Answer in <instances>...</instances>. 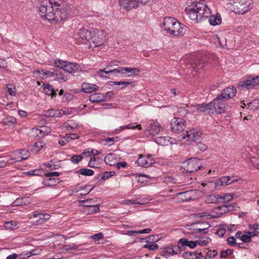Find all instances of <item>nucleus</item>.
I'll return each mask as SVG.
<instances>
[{
	"label": "nucleus",
	"mask_w": 259,
	"mask_h": 259,
	"mask_svg": "<svg viewBox=\"0 0 259 259\" xmlns=\"http://www.w3.org/2000/svg\"><path fill=\"white\" fill-rule=\"evenodd\" d=\"M72 8L62 0L43 2L39 8L40 16L49 21L57 22L68 19L72 15Z\"/></svg>",
	"instance_id": "f257e3e1"
},
{
	"label": "nucleus",
	"mask_w": 259,
	"mask_h": 259,
	"mask_svg": "<svg viewBox=\"0 0 259 259\" xmlns=\"http://www.w3.org/2000/svg\"><path fill=\"white\" fill-rule=\"evenodd\" d=\"M185 12L189 18L195 23L207 18L210 10L204 1L190 2L185 8Z\"/></svg>",
	"instance_id": "f03ea898"
},
{
	"label": "nucleus",
	"mask_w": 259,
	"mask_h": 259,
	"mask_svg": "<svg viewBox=\"0 0 259 259\" xmlns=\"http://www.w3.org/2000/svg\"><path fill=\"white\" fill-rule=\"evenodd\" d=\"M162 29L167 33L172 36L183 34L184 27L178 20L172 17H165L163 20Z\"/></svg>",
	"instance_id": "7ed1b4c3"
},
{
	"label": "nucleus",
	"mask_w": 259,
	"mask_h": 259,
	"mask_svg": "<svg viewBox=\"0 0 259 259\" xmlns=\"http://www.w3.org/2000/svg\"><path fill=\"white\" fill-rule=\"evenodd\" d=\"M229 4L232 6V11L239 14H243L251 10L252 7V0H228Z\"/></svg>",
	"instance_id": "20e7f679"
},
{
	"label": "nucleus",
	"mask_w": 259,
	"mask_h": 259,
	"mask_svg": "<svg viewBox=\"0 0 259 259\" xmlns=\"http://www.w3.org/2000/svg\"><path fill=\"white\" fill-rule=\"evenodd\" d=\"M94 28H85L80 29L76 33V39L77 40L84 45H87L89 48L92 37L95 33Z\"/></svg>",
	"instance_id": "39448f33"
},
{
	"label": "nucleus",
	"mask_w": 259,
	"mask_h": 259,
	"mask_svg": "<svg viewBox=\"0 0 259 259\" xmlns=\"http://www.w3.org/2000/svg\"><path fill=\"white\" fill-rule=\"evenodd\" d=\"M54 64L56 67L70 73L77 72L80 70V67L78 64L64 61L61 59L56 60Z\"/></svg>",
	"instance_id": "423d86ee"
},
{
	"label": "nucleus",
	"mask_w": 259,
	"mask_h": 259,
	"mask_svg": "<svg viewBox=\"0 0 259 259\" xmlns=\"http://www.w3.org/2000/svg\"><path fill=\"white\" fill-rule=\"evenodd\" d=\"M183 167L188 172H194L201 167V161L197 158H191L184 162Z\"/></svg>",
	"instance_id": "0eeeda50"
},
{
	"label": "nucleus",
	"mask_w": 259,
	"mask_h": 259,
	"mask_svg": "<svg viewBox=\"0 0 259 259\" xmlns=\"http://www.w3.org/2000/svg\"><path fill=\"white\" fill-rule=\"evenodd\" d=\"M209 106L211 108L212 113H216L221 114L225 111L226 104L225 101L219 96L210 102Z\"/></svg>",
	"instance_id": "6e6552de"
},
{
	"label": "nucleus",
	"mask_w": 259,
	"mask_h": 259,
	"mask_svg": "<svg viewBox=\"0 0 259 259\" xmlns=\"http://www.w3.org/2000/svg\"><path fill=\"white\" fill-rule=\"evenodd\" d=\"M139 72L140 70L136 68L118 67L115 69V77H127L137 75Z\"/></svg>",
	"instance_id": "1a4fd4ad"
},
{
	"label": "nucleus",
	"mask_w": 259,
	"mask_h": 259,
	"mask_svg": "<svg viewBox=\"0 0 259 259\" xmlns=\"http://www.w3.org/2000/svg\"><path fill=\"white\" fill-rule=\"evenodd\" d=\"M106 40L105 35L103 31L95 29L92 37L89 48H95L103 45Z\"/></svg>",
	"instance_id": "9d476101"
},
{
	"label": "nucleus",
	"mask_w": 259,
	"mask_h": 259,
	"mask_svg": "<svg viewBox=\"0 0 259 259\" xmlns=\"http://www.w3.org/2000/svg\"><path fill=\"white\" fill-rule=\"evenodd\" d=\"M259 85V76L252 77L248 76L244 80L240 81L238 83L239 87L246 88L247 89H253Z\"/></svg>",
	"instance_id": "9b49d317"
},
{
	"label": "nucleus",
	"mask_w": 259,
	"mask_h": 259,
	"mask_svg": "<svg viewBox=\"0 0 259 259\" xmlns=\"http://www.w3.org/2000/svg\"><path fill=\"white\" fill-rule=\"evenodd\" d=\"M172 132L179 134L184 131L186 127V121L181 118L175 117L170 122Z\"/></svg>",
	"instance_id": "f8f14e48"
},
{
	"label": "nucleus",
	"mask_w": 259,
	"mask_h": 259,
	"mask_svg": "<svg viewBox=\"0 0 259 259\" xmlns=\"http://www.w3.org/2000/svg\"><path fill=\"white\" fill-rule=\"evenodd\" d=\"M50 219V214L48 213H38L36 211H35L32 215L29 218L31 223L35 225L42 224Z\"/></svg>",
	"instance_id": "ddd939ff"
},
{
	"label": "nucleus",
	"mask_w": 259,
	"mask_h": 259,
	"mask_svg": "<svg viewBox=\"0 0 259 259\" xmlns=\"http://www.w3.org/2000/svg\"><path fill=\"white\" fill-rule=\"evenodd\" d=\"M214 211H221V212H217L216 214H209L207 212L197 213L195 215L197 218H204L206 219L216 218L220 217L223 213L227 212V206L224 205L214 208Z\"/></svg>",
	"instance_id": "4468645a"
},
{
	"label": "nucleus",
	"mask_w": 259,
	"mask_h": 259,
	"mask_svg": "<svg viewBox=\"0 0 259 259\" xmlns=\"http://www.w3.org/2000/svg\"><path fill=\"white\" fill-rule=\"evenodd\" d=\"M153 162L154 161L151 158V155H147L145 156L142 154H140L138 159L136 161V163L138 165L145 167L151 165Z\"/></svg>",
	"instance_id": "2eb2a0df"
},
{
	"label": "nucleus",
	"mask_w": 259,
	"mask_h": 259,
	"mask_svg": "<svg viewBox=\"0 0 259 259\" xmlns=\"http://www.w3.org/2000/svg\"><path fill=\"white\" fill-rule=\"evenodd\" d=\"M118 1L120 6L126 10L138 7L139 3L142 4V2L139 0H118Z\"/></svg>",
	"instance_id": "dca6fc26"
},
{
	"label": "nucleus",
	"mask_w": 259,
	"mask_h": 259,
	"mask_svg": "<svg viewBox=\"0 0 259 259\" xmlns=\"http://www.w3.org/2000/svg\"><path fill=\"white\" fill-rule=\"evenodd\" d=\"M236 94V89L233 86L225 88L219 96L224 100L233 98Z\"/></svg>",
	"instance_id": "f3484780"
},
{
	"label": "nucleus",
	"mask_w": 259,
	"mask_h": 259,
	"mask_svg": "<svg viewBox=\"0 0 259 259\" xmlns=\"http://www.w3.org/2000/svg\"><path fill=\"white\" fill-rule=\"evenodd\" d=\"M180 247L178 245L165 247L163 248L161 254L162 256L167 257L180 252Z\"/></svg>",
	"instance_id": "a211bd4d"
},
{
	"label": "nucleus",
	"mask_w": 259,
	"mask_h": 259,
	"mask_svg": "<svg viewBox=\"0 0 259 259\" xmlns=\"http://www.w3.org/2000/svg\"><path fill=\"white\" fill-rule=\"evenodd\" d=\"M97 74L101 78L107 79L109 78V75H112L115 76V69L109 70V67H106L103 69H100L97 72Z\"/></svg>",
	"instance_id": "6ab92c4d"
},
{
	"label": "nucleus",
	"mask_w": 259,
	"mask_h": 259,
	"mask_svg": "<svg viewBox=\"0 0 259 259\" xmlns=\"http://www.w3.org/2000/svg\"><path fill=\"white\" fill-rule=\"evenodd\" d=\"M201 135V132L197 131L194 129L190 130L186 132V136L194 142L198 141L200 139Z\"/></svg>",
	"instance_id": "aec40b11"
},
{
	"label": "nucleus",
	"mask_w": 259,
	"mask_h": 259,
	"mask_svg": "<svg viewBox=\"0 0 259 259\" xmlns=\"http://www.w3.org/2000/svg\"><path fill=\"white\" fill-rule=\"evenodd\" d=\"M162 130V127L157 122L151 124L148 128L150 134L153 136L158 134Z\"/></svg>",
	"instance_id": "412c9836"
},
{
	"label": "nucleus",
	"mask_w": 259,
	"mask_h": 259,
	"mask_svg": "<svg viewBox=\"0 0 259 259\" xmlns=\"http://www.w3.org/2000/svg\"><path fill=\"white\" fill-rule=\"evenodd\" d=\"M81 89L83 92L90 93L93 91H97L98 89V87L95 84L84 82L82 84Z\"/></svg>",
	"instance_id": "4be33fe9"
},
{
	"label": "nucleus",
	"mask_w": 259,
	"mask_h": 259,
	"mask_svg": "<svg viewBox=\"0 0 259 259\" xmlns=\"http://www.w3.org/2000/svg\"><path fill=\"white\" fill-rule=\"evenodd\" d=\"M43 87L44 92L46 95L51 96L52 97H55L57 95V93L52 85L49 83H44Z\"/></svg>",
	"instance_id": "5701e85b"
},
{
	"label": "nucleus",
	"mask_w": 259,
	"mask_h": 259,
	"mask_svg": "<svg viewBox=\"0 0 259 259\" xmlns=\"http://www.w3.org/2000/svg\"><path fill=\"white\" fill-rule=\"evenodd\" d=\"M136 128H138V130H141L142 129L141 125L140 124H138L136 122H134L123 126H120L119 129H115V133L118 134L120 131L124 129L134 130Z\"/></svg>",
	"instance_id": "b1692460"
},
{
	"label": "nucleus",
	"mask_w": 259,
	"mask_h": 259,
	"mask_svg": "<svg viewBox=\"0 0 259 259\" xmlns=\"http://www.w3.org/2000/svg\"><path fill=\"white\" fill-rule=\"evenodd\" d=\"M179 244L181 245L182 247L188 246L190 248H194L196 245V241H188L185 238H181L179 240Z\"/></svg>",
	"instance_id": "393cba45"
},
{
	"label": "nucleus",
	"mask_w": 259,
	"mask_h": 259,
	"mask_svg": "<svg viewBox=\"0 0 259 259\" xmlns=\"http://www.w3.org/2000/svg\"><path fill=\"white\" fill-rule=\"evenodd\" d=\"M192 191H188L178 193L176 194V196H180V197L179 199L181 201H189L192 199L191 196L190 195V194L192 193Z\"/></svg>",
	"instance_id": "a878e982"
},
{
	"label": "nucleus",
	"mask_w": 259,
	"mask_h": 259,
	"mask_svg": "<svg viewBox=\"0 0 259 259\" xmlns=\"http://www.w3.org/2000/svg\"><path fill=\"white\" fill-rule=\"evenodd\" d=\"M210 103L208 104H201L195 106L196 110L199 112H207L209 113H212L211 108L210 106Z\"/></svg>",
	"instance_id": "bb28decb"
},
{
	"label": "nucleus",
	"mask_w": 259,
	"mask_h": 259,
	"mask_svg": "<svg viewBox=\"0 0 259 259\" xmlns=\"http://www.w3.org/2000/svg\"><path fill=\"white\" fill-rule=\"evenodd\" d=\"M45 114L46 116L48 117H60L62 114H66V113L64 111H62V113L60 111L51 109L50 110L46 111Z\"/></svg>",
	"instance_id": "cd10ccee"
},
{
	"label": "nucleus",
	"mask_w": 259,
	"mask_h": 259,
	"mask_svg": "<svg viewBox=\"0 0 259 259\" xmlns=\"http://www.w3.org/2000/svg\"><path fill=\"white\" fill-rule=\"evenodd\" d=\"M105 97L104 95L99 93L93 94L89 97V100L92 103L103 101L105 100Z\"/></svg>",
	"instance_id": "c85d7f7f"
},
{
	"label": "nucleus",
	"mask_w": 259,
	"mask_h": 259,
	"mask_svg": "<svg viewBox=\"0 0 259 259\" xmlns=\"http://www.w3.org/2000/svg\"><path fill=\"white\" fill-rule=\"evenodd\" d=\"M236 180L234 178H231V177L227 176V177H223L221 178L220 179L219 181L218 185H222V186H227L229 185L234 182H235Z\"/></svg>",
	"instance_id": "c756f323"
},
{
	"label": "nucleus",
	"mask_w": 259,
	"mask_h": 259,
	"mask_svg": "<svg viewBox=\"0 0 259 259\" xmlns=\"http://www.w3.org/2000/svg\"><path fill=\"white\" fill-rule=\"evenodd\" d=\"M171 139L169 137H159L155 139V142L160 145H168L169 143H171L170 140Z\"/></svg>",
	"instance_id": "7c9ffc66"
},
{
	"label": "nucleus",
	"mask_w": 259,
	"mask_h": 259,
	"mask_svg": "<svg viewBox=\"0 0 259 259\" xmlns=\"http://www.w3.org/2000/svg\"><path fill=\"white\" fill-rule=\"evenodd\" d=\"M42 73H41V71L39 70H35L34 71V73L36 75H39V77L40 78H46L47 77H54L55 76V72H51L50 71H44L41 70Z\"/></svg>",
	"instance_id": "2f4dec72"
},
{
	"label": "nucleus",
	"mask_w": 259,
	"mask_h": 259,
	"mask_svg": "<svg viewBox=\"0 0 259 259\" xmlns=\"http://www.w3.org/2000/svg\"><path fill=\"white\" fill-rule=\"evenodd\" d=\"M221 21L222 19L220 15H211L209 18L210 24L213 26L220 24Z\"/></svg>",
	"instance_id": "473e14b6"
},
{
	"label": "nucleus",
	"mask_w": 259,
	"mask_h": 259,
	"mask_svg": "<svg viewBox=\"0 0 259 259\" xmlns=\"http://www.w3.org/2000/svg\"><path fill=\"white\" fill-rule=\"evenodd\" d=\"M104 161L109 165H114L116 163L114 154L113 153L107 154L105 157Z\"/></svg>",
	"instance_id": "72a5a7b5"
},
{
	"label": "nucleus",
	"mask_w": 259,
	"mask_h": 259,
	"mask_svg": "<svg viewBox=\"0 0 259 259\" xmlns=\"http://www.w3.org/2000/svg\"><path fill=\"white\" fill-rule=\"evenodd\" d=\"M4 226L6 229H9L11 230H15L19 227L18 223L14 221L5 223Z\"/></svg>",
	"instance_id": "f704fd0d"
},
{
	"label": "nucleus",
	"mask_w": 259,
	"mask_h": 259,
	"mask_svg": "<svg viewBox=\"0 0 259 259\" xmlns=\"http://www.w3.org/2000/svg\"><path fill=\"white\" fill-rule=\"evenodd\" d=\"M233 198V195L231 194H225L224 195H219V203L220 202L226 203L231 200Z\"/></svg>",
	"instance_id": "c9c22d12"
},
{
	"label": "nucleus",
	"mask_w": 259,
	"mask_h": 259,
	"mask_svg": "<svg viewBox=\"0 0 259 259\" xmlns=\"http://www.w3.org/2000/svg\"><path fill=\"white\" fill-rule=\"evenodd\" d=\"M205 202L208 203H219L218 194H210L205 199Z\"/></svg>",
	"instance_id": "e433bc0d"
},
{
	"label": "nucleus",
	"mask_w": 259,
	"mask_h": 259,
	"mask_svg": "<svg viewBox=\"0 0 259 259\" xmlns=\"http://www.w3.org/2000/svg\"><path fill=\"white\" fill-rule=\"evenodd\" d=\"M16 154L20 156L22 161L27 159L29 156V152L27 150L22 149L16 151Z\"/></svg>",
	"instance_id": "4c0bfd02"
},
{
	"label": "nucleus",
	"mask_w": 259,
	"mask_h": 259,
	"mask_svg": "<svg viewBox=\"0 0 259 259\" xmlns=\"http://www.w3.org/2000/svg\"><path fill=\"white\" fill-rule=\"evenodd\" d=\"M55 76L60 83H64L68 79L67 76L61 72L55 73Z\"/></svg>",
	"instance_id": "58836bf2"
},
{
	"label": "nucleus",
	"mask_w": 259,
	"mask_h": 259,
	"mask_svg": "<svg viewBox=\"0 0 259 259\" xmlns=\"http://www.w3.org/2000/svg\"><path fill=\"white\" fill-rule=\"evenodd\" d=\"M29 199L27 197H23L17 198L12 204L13 206H21L22 205H25L26 202L25 200Z\"/></svg>",
	"instance_id": "ea45409f"
},
{
	"label": "nucleus",
	"mask_w": 259,
	"mask_h": 259,
	"mask_svg": "<svg viewBox=\"0 0 259 259\" xmlns=\"http://www.w3.org/2000/svg\"><path fill=\"white\" fill-rule=\"evenodd\" d=\"M247 108L251 110H255L259 108V100L254 99L247 104Z\"/></svg>",
	"instance_id": "a19ab883"
},
{
	"label": "nucleus",
	"mask_w": 259,
	"mask_h": 259,
	"mask_svg": "<svg viewBox=\"0 0 259 259\" xmlns=\"http://www.w3.org/2000/svg\"><path fill=\"white\" fill-rule=\"evenodd\" d=\"M37 131L39 132V134H41L42 136L47 135L50 133L52 131L51 128L47 126H43L37 128Z\"/></svg>",
	"instance_id": "79ce46f5"
},
{
	"label": "nucleus",
	"mask_w": 259,
	"mask_h": 259,
	"mask_svg": "<svg viewBox=\"0 0 259 259\" xmlns=\"http://www.w3.org/2000/svg\"><path fill=\"white\" fill-rule=\"evenodd\" d=\"M59 182V179L49 178L45 181L44 184L47 186H52L56 185Z\"/></svg>",
	"instance_id": "37998d69"
},
{
	"label": "nucleus",
	"mask_w": 259,
	"mask_h": 259,
	"mask_svg": "<svg viewBox=\"0 0 259 259\" xmlns=\"http://www.w3.org/2000/svg\"><path fill=\"white\" fill-rule=\"evenodd\" d=\"M201 185L203 187H206L207 189H205L206 191H211L216 187L217 184L213 182H208L207 183H202Z\"/></svg>",
	"instance_id": "c03bdc74"
},
{
	"label": "nucleus",
	"mask_w": 259,
	"mask_h": 259,
	"mask_svg": "<svg viewBox=\"0 0 259 259\" xmlns=\"http://www.w3.org/2000/svg\"><path fill=\"white\" fill-rule=\"evenodd\" d=\"M100 153L99 151L98 150H95L93 149H88L84 151L83 152V154L87 156H90L91 155L94 156L95 157L96 155H99Z\"/></svg>",
	"instance_id": "a18cd8bd"
},
{
	"label": "nucleus",
	"mask_w": 259,
	"mask_h": 259,
	"mask_svg": "<svg viewBox=\"0 0 259 259\" xmlns=\"http://www.w3.org/2000/svg\"><path fill=\"white\" fill-rule=\"evenodd\" d=\"M210 238L209 237H205L196 240V244L197 245H199L200 246H205L210 243Z\"/></svg>",
	"instance_id": "49530a36"
},
{
	"label": "nucleus",
	"mask_w": 259,
	"mask_h": 259,
	"mask_svg": "<svg viewBox=\"0 0 259 259\" xmlns=\"http://www.w3.org/2000/svg\"><path fill=\"white\" fill-rule=\"evenodd\" d=\"M100 160L99 158L95 157H92L88 163V166L91 167L96 168L98 167V160Z\"/></svg>",
	"instance_id": "de8ad7c7"
},
{
	"label": "nucleus",
	"mask_w": 259,
	"mask_h": 259,
	"mask_svg": "<svg viewBox=\"0 0 259 259\" xmlns=\"http://www.w3.org/2000/svg\"><path fill=\"white\" fill-rule=\"evenodd\" d=\"M10 158L9 159V162L11 164L14 163L16 162H20L22 161V158H21L20 156H18L16 154V151L14 152L12 155H10Z\"/></svg>",
	"instance_id": "09e8293b"
},
{
	"label": "nucleus",
	"mask_w": 259,
	"mask_h": 259,
	"mask_svg": "<svg viewBox=\"0 0 259 259\" xmlns=\"http://www.w3.org/2000/svg\"><path fill=\"white\" fill-rule=\"evenodd\" d=\"M37 254V253H33V252L26 251L23 252L18 255L19 259H26L31 256Z\"/></svg>",
	"instance_id": "8fccbe9b"
},
{
	"label": "nucleus",
	"mask_w": 259,
	"mask_h": 259,
	"mask_svg": "<svg viewBox=\"0 0 259 259\" xmlns=\"http://www.w3.org/2000/svg\"><path fill=\"white\" fill-rule=\"evenodd\" d=\"M78 172L82 175H84V176H93L94 174V171L93 170H92L91 169H88V168L80 169Z\"/></svg>",
	"instance_id": "3c124183"
},
{
	"label": "nucleus",
	"mask_w": 259,
	"mask_h": 259,
	"mask_svg": "<svg viewBox=\"0 0 259 259\" xmlns=\"http://www.w3.org/2000/svg\"><path fill=\"white\" fill-rule=\"evenodd\" d=\"M79 137L78 134H66L65 137H64V140L67 142H69L72 140H74L76 139H78Z\"/></svg>",
	"instance_id": "603ef678"
},
{
	"label": "nucleus",
	"mask_w": 259,
	"mask_h": 259,
	"mask_svg": "<svg viewBox=\"0 0 259 259\" xmlns=\"http://www.w3.org/2000/svg\"><path fill=\"white\" fill-rule=\"evenodd\" d=\"M115 174V172L113 171H106L101 175V179L104 181L111 178Z\"/></svg>",
	"instance_id": "864d4df0"
},
{
	"label": "nucleus",
	"mask_w": 259,
	"mask_h": 259,
	"mask_svg": "<svg viewBox=\"0 0 259 259\" xmlns=\"http://www.w3.org/2000/svg\"><path fill=\"white\" fill-rule=\"evenodd\" d=\"M78 248V245L71 244H66L63 246V249L66 251H69L70 250H76Z\"/></svg>",
	"instance_id": "5fc2aeb1"
},
{
	"label": "nucleus",
	"mask_w": 259,
	"mask_h": 259,
	"mask_svg": "<svg viewBox=\"0 0 259 259\" xmlns=\"http://www.w3.org/2000/svg\"><path fill=\"white\" fill-rule=\"evenodd\" d=\"M82 159V156L81 155H74L71 157V161L74 163H77L80 161Z\"/></svg>",
	"instance_id": "6e6d98bb"
},
{
	"label": "nucleus",
	"mask_w": 259,
	"mask_h": 259,
	"mask_svg": "<svg viewBox=\"0 0 259 259\" xmlns=\"http://www.w3.org/2000/svg\"><path fill=\"white\" fill-rule=\"evenodd\" d=\"M83 206L87 207H93V209L91 210L92 212H97L100 211L99 205L97 204H84Z\"/></svg>",
	"instance_id": "4d7b16f0"
},
{
	"label": "nucleus",
	"mask_w": 259,
	"mask_h": 259,
	"mask_svg": "<svg viewBox=\"0 0 259 259\" xmlns=\"http://www.w3.org/2000/svg\"><path fill=\"white\" fill-rule=\"evenodd\" d=\"M206 253V255L209 258H212L216 256L218 254L217 250H209Z\"/></svg>",
	"instance_id": "13d9d810"
},
{
	"label": "nucleus",
	"mask_w": 259,
	"mask_h": 259,
	"mask_svg": "<svg viewBox=\"0 0 259 259\" xmlns=\"http://www.w3.org/2000/svg\"><path fill=\"white\" fill-rule=\"evenodd\" d=\"M240 239L242 242L245 243L250 242L251 240L250 236H249L246 232H245V234L241 236Z\"/></svg>",
	"instance_id": "bf43d9fd"
},
{
	"label": "nucleus",
	"mask_w": 259,
	"mask_h": 259,
	"mask_svg": "<svg viewBox=\"0 0 259 259\" xmlns=\"http://www.w3.org/2000/svg\"><path fill=\"white\" fill-rule=\"evenodd\" d=\"M233 253L232 250L228 249L225 250H223L221 253V257L222 258H226L228 256Z\"/></svg>",
	"instance_id": "052dcab7"
},
{
	"label": "nucleus",
	"mask_w": 259,
	"mask_h": 259,
	"mask_svg": "<svg viewBox=\"0 0 259 259\" xmlns=\"http://www.w3.org/2000/svg\"><path fill=\"white\" fill-rule=\"evenodd\" d=\"M8 92L10 95L15 96L16 95L15 87L12 84L8 85Z\"/></svg>",
	"instance_id": "680f3d73"
},
{
	"label": "nucleus",
	"mask_w": 259,
	"mask_h": 259,
	"mask_svg": "<svg viewBox=\"0 0 259 259\" xmlns=\"http://www.w3.org/2000/svg\"><path fill=\"white\" fill-rule=\"evenodd\" d=\"M144 247L145 248H148L150 250H154L158 248V246L157 244L153 243L152 244H145L144 246Z\"/></svg>",
	"instance_id": "e2e57ef3"
},
{
	"label": "nucleus",
	"mask_w": 259,
	"mask_h": 259,
	"mask_svg": "<svg viewBox=\"0 0 259 259\" xmlns=\"http://www.w3.org/2000/svg\"><path fill=\"white\" fill-rule=\"evenodd\" d=\"M112 83L114 84V85H123V87H122L121 89H123L125 87L128 85H130L131 82H129V81H113Z\"/></svg>",
	"instance_id": "0e129e2a"
},
{
	"label": "nucleus",
	"mask_w": 259,
	"mask_h": 259,
	"mask_svg": "<svg viewBox=\"0 0 259 259\" xmlns=\"http://www.w3.org/2000/svg\"><path fill=\"white\" fill-rule=\"evenodd\" d=\"M46 177L51 178V177H57L60 176V173L57 171L47 172L45 174Z\"/></svg>",
	"instance_id": "69168bd1"
},
{
	"label": "nucleus",
	"mask_w": 259,
	"mask_h": 259,
	"mask_svg": "<svg viewBox=\"0 0 259 259\" xmlns=\"http://www.w3.org/2000/svg\"><path fill=\"white\" fill-rule=\"evenodd\" d=\"M227 241L228 244L230 245L234 246L237 245L236 243V239L233 236L228 238Z\"/></svg>",
	"instance_id": "338daca9"
},
{
	"label": "nucleus",
	"mask_w": 259,
	"mask_h": 259,
	"mask_svg": "<svg viewBox=\"0 0 259 259\" xmlns=\"http://www.w3.org/2000/svg\"><path fill=\"white\" fill-rule=\"evenodd\" d=\"M103 238V234L102 233H99L91 236V238L95 241H99Z\"/></svg>",
	"instance_id": "774afa93"
}]
</instances>
